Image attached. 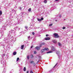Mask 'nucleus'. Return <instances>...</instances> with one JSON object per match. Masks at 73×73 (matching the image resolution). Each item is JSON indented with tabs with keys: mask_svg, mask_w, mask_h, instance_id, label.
Segmentation results:
<instances>
[{
	"mask_svg": "<svg viewBox=\"0 0 73 73\" xmlns=\"http://www.w3.org/2000/svg\"><path fill=\"white\" fill-rule=\"evenodd\" d=\"M14 29H15V30H16V28H14Z\"/></svg>",
	"mask_w": 73,
	"mask_h": 73,
	"instance_id": "44",
	"label": "nucleus"
},
{
	"mask_svg": "<svg viewBox=\"0 0 73 73\" xmlns=\"http://www.w3.org/2000/svg\"><path fill=\"white\" fill-rule=\"evenodd\" d=\"M27 73H29V71H27Z\"/></svg>",
	"mask_w": 73,
	"mask_h": 73,
	"instance_id": "41",
	"label": "nucleus"
},
{
	"mask_svg": "<svg viewBox=\"0 0 73 73\" xmlns=\"http://www.w3.org/2000/svg\"><path fill=\"white\" fill-rule=\"evenodd\" d=\"M5 56V54H3L2 56V58H1V64H2V63H3V66L4 67H5V66H6V62H5V61L3 59V57Z\"/></svg>",
	"mask_w": 73,
	"mask_h": 73,
	"instance_id": "2",
	"label": "nucleus"
},
{
	"mask_svg": "<svg viewBox=\"0 0 73 73\" xmlns=\"http://www.w3.org/2000/svg\"><path fill=\"white\" fill-rule=\"evenodd\" d=\"M17 20H18L19 23H15V25H16V24H19V23H21V21H23V18L22 17H21L20 18H18L17 19Z\"/></svg>",
	"mask_w": 73,
	"mask_h": 73,
	"instance_id": "3",
	"label": "nucleus"
},
{
	"mask_svg": "<svg viewBox=\"0 0 73 73\" xmlns=\"http://www.w3.org/2000/svg\"><path fill=\"white\" fill-rule=\"evenodd\" d=\"M37 20L38 21H41V19H37Z\"/></svg>",
	"mask_w": 73,
	"mask_h": 73,
	"instance_id": "16",
	"label": "nucleus"
},
{
	"mask_svg": "<svg viewBox=\"0 0 73 73\" xmlns=\"http://www.w3.org/2000/svg\"><path fill=\"white\" fill-rule=\"evenodd\" d=\"M3 28H4V27H3Z\"/></svg>",
	"mask_w": 73,
	"mask_h": 73,
	"instance_id": "49",
	"label": "nucleus"
},
{
	"mask_svg": "<svg viewBox=\"0 0 73 73\" xmlns=\"http://www.w3.org/2000/svg\"><path fill=\"white\" fill-rule=\"evenodd\" d=\"M45 50H46V51H48V50H49V49H48V48H45L43 49H42L41 50V53H42L43 52H45Z\"/></svg>",
	"mask_w": 73,
	"mask_h": 73,
	"instance_id": "4",
	"label": "nucleus"
},
{
	"mask_svg": "<svg viewBox=\"0 0 73 73\" xmlns=\"http://www.w3.org/2000/svg\"><path fill=\"white\" fill-rule=\"evenodd\" d=\"M27 58L28 60H29V56H27Z\"/></svg>",
	"mask_w": 73,
	"mask_h": 73,
	"instance_id": "26",
	"label": "nucleus"
},
{
	"mask_svg": "<svg viewBox=\"0 0 73 73\" xmlns=\"http://www.w3.org/2000/svg\"><path fill=\"white\" fill-rule=\"evenodd\" d=\"M30 73H33V71H31Z\"/></svg>",
	"mask_w": 73,
	"mask_h": 73,
	"instance_id": "31",
	"label": "nucleus"
},
{
	"mask_svg": "<svg viewBox=\"0 0 73 73\" xmlns=\"http://www.w3.org/2000/svg\"><path fill=\"white\" fill-rule=\"evenodd\" d=\"M16 54H17V52L16 51H15L13 53V55H16Z\"/></svg>",
	"mask_w": 73,
	"mask_h": 73,
	"instance_id": "11",
	"label": "nucleus"
},
{
	"mask_svg": "<svg viewBox=\"0 0 73 73\" xmlns=\"http://www.w3.org/2000/svg\"><path fill=\"white\" fill-rule=\"evenodd\" d=\"M31 56H32V57H33V55H32Z\"/></svg>",
	"mask_w": 73,
	"mask_h": 73,
	"instance_id": "43",
	"label": "nucleus"
},
{
	"mask_svg": "<svg viewBox=\"0 0 73 73\" xmlns=\"http://www.w3.org/2000/svg\"><path fill=\"white\" fill-rule=\"evenodd\" d=\"M57 65V63L56 65H55V66L53 67V68H55V66H56V65Z\"/></svg>",
	"mask_w": 73,
	"mask_h": 73,
	"instance_id": "24",
	"label": "nucleus"
},
{
	"mask_svg": "<svg viewBox=\"0 0 73 73\" xmlns=\"http://www.w3.org/2000/svg\"><path fill=\"white\" fill-rule=\"evenodd\" d=\"M40 20H41H41H44V18L43 17L41 18Z\"/></svg>",
	"mask_w": 73,
	"mask_h": 73,
	"instance_id": "23",
	"label": "nucleus"
},
{
	"mask_svg": "<svg viewBox=\"0 0 73 73\" xmlns=\"http://www.w3.org/2000/svg\"><path fill=\"white\" fill-rule=\"evenodd\" d=\"M60 51H58L56 52V54H57L58 56V58H60V56H59V55H60Z\"/></svg>",
	"mask_w": 73,
	"mask_h": 73,
	"instance_id": "7",
	"label": "nucleus"
},
{
	"mask_svg": "<svg viewBox=\"0 0 73 73\" xmlns=\"http://www.w3.org/2000/svg\"><path fill=\"white\" fill-rule=\"evenodd\" d=\"M41 46H42V45H40L39 47H41Z\"/></svg>",
	"mask_w": 73,
	"mask_h": 73,
	"instance_id": "39",
	"label": "nucleus"
},
{
	"mask_svg": "<svg viewBox=\"0 0 73 73\" xmlns=\"http://www.w3.org/2000/svg\"><path fill=\"white\" fill-rule=\"evenodd\" d=\"M44 44H45V43L44 42L42 43L41 44V45H44Z\"/></svg>",
	"mask_w": 73,
	"mask_h": 73,
	"instance_id": "27",
	"label": "nucleus"
},
{
	"mask_svg": "<svg viewBox=\"0 0 73 73\" xmlns=\"http://www.w3.org/2000/svg\"><path fill=\"white\" fill-rule=\"evenodd\" d=\"M28 38L29 39V38H30V36H29L28 37Z\"/></svg>",
	"mask_w": 73,
	"mask_h": 73,
	"instance_id": "38",
	"label": "nucleus"
},
{
	"mask_svg": "<svg viewBox=\"0 0 73 73\" xmlns=\"http://www.w3.org/2000/svg\"><path fill=\"white\" fill-rule=\"evenodd\" d=\"M29 12H31V9L29 8L28 10Z\"/></svg>",
	"mask_w": 73,
	"mask_h": 73,
	"instance_id": "21",
	"label": "nucleus"
},
{
	"mask_svg": "<svg viewBox=\"0 0 73 73\" xmlns=\"http://www.w3.org/2000/svg\"><path fill=\"white\" fill-rule=\"evenodd\" d=\"M2 15V11H0V15Z\"/></svg>",
	"mask_w": 73,
	"mask_h": 73,
	"instance_id": "19",
	"label": "nucleus"
},
{
	"mask_svg": "<svg viewBox=\"0 0 73 73\" xmlns=\"http://www.w3.org/2000/svg\"><path fill=\"white\" fill-rule=\"evenodd\" d=\"M23 15V13H21L19 14V16H22Z\"/></svg>",
	"mask_w": 73,
	"mask_h": 73,
	"instance_id": "13",
	"label": "nucleus"
},
{
	"mask_svg": "<svg viewBox=\"0 0 73 73\" xmlns=\"http://www.w3.org/2000/svg\"><path fill=\"white\" fill-rule=\"evenodd\" d=\"M34 64H35V63H34Z\"/></svg>",
	"mask_w": 73,
	"mask_h": 73,
	"instance_id": "50",
	"label": "nucleus"
},
{
	"mask_svg": "<svg viewBox=\"0 0 73 73\" xmlns=\"http://www.w3.org/2000/svg\"><path fill=\"white\" fill-rule=\"evenodd\" d=\"M23 71L24 72H25L26 71V67H24L23 69Z\"/></svg>",
	"mask_w": 73,
	"mask_h": 73,
	"instance_id": "14",
	"label": "nucleus"
},
{
	"mask_svg": "<svg viewBox=\"0 0 73 73\" xmlns=\"http://www.w3.org/2000/svg\"><path fill=\"white\" fill-rule=\"evenodd\" d=\"M49 72H52V70H51L50 71H49Z\"/></svg>",
	"mask_w": 73,
	"mask_h": 73,
	"instance_id": "40",
	"label": "nucleus"
},
{
	"mask_svg": "<svg viewBox=\"0 0 73 73\" xmlns=\"http://www.w3.org/2000/svg\"><path fill=\"white\" fill-rule=\"evenodd\" d=\"M33 48V46H31V48Z\"/></svg>",
	"mask_w": 73,
	"mask_h": 73,
	"instance_id": "42",
	"label": "nucleus"
},
{
	"mask_svg": "<svg viewBox=\"0 0 73 73\" xmlns=\"http://www.w3.org/2000/svg\"><path fill=\"white\" fill-rule=\"evenodd\" d=\"M19 60H20L19 58H17V61H19Z\"/></svg>",
	"mask_w": 73,
	"mask_h": 73,
	"instance_id": "20",
	"label": "nucleus"
},
{
	"mask_svg": "<svg viewBox=\"0 0 73 73\" xmlns=\"http://www.w3.org/2000/svg\"><path fill=\"white\" fill-rule=\"evenodd\" d=\"M52 25H53V24H50L49 25V26L50 27V26H52Z\"/></svg>",
	"mask_w": 73,
	"mask_h": 73,
	"instance_id": "25",
	"label": "nucleus"
},
{
	"mask_svg": "<svg viewBox=\"0 0 73 73\" xmlns=\"http://www.w3.org/2000/svg\"><path fill=\"white\" fill-rule=\"evenodd\" d=\"M59 17L60 18H61V15H60L59 16Z\"/></svg>",
	"mask_w": 73,
	"mask_h": 73,
	"instance_id": "33",
	"label": "nucleus"
},
{
	"mask_svg": "<svg viewBox=\"0 0 73 73\" xmlns=\"http://www.w3.org/2000/svg\"><path fill=\"white\" fill-rule=\"evenodd\" d=\"M55 21H57V20H56Z\"/></svg>",
	"mask_w": 73,
	"mask_h": 73,
	"instance_id": "46",
	"label": "nucleus"
},
{
	"mask_svg": "<svg viewBox=\"0 0 73 73\" xmlns=\"http://www.w3.org/2000/svg\"><path fill=\"white\" fill-rule=\"evenodd\" d=\"M63 29H65L66 27H63Z\"/></svg>",
	"mask_w": 73,
	"mask_h": 73,
	"instance_id": "29",
	"label": "nucleus"
},
{
	"mask_svg": "<svg viewBox=\"0 0 73 73\" xmlns=\"http://www.w3.org/2000/svg\"><path fill=\"white\" fill-rule=\"evenodd\" d=\"M44 2L45 3H47V1L46 0L44 1Z\"/></svg>",
	"mask_w": 73,
	"mask_h": 73,
	"instance_id": "17",
	"label": "nucleus"
},
{
	"mask_svg": "<svg viewBox=\"0 0 73 73\" xmlns=\"http://www.w3.org/2000/svg\"><path fill=\"white\" fill-rule=\"evenodd\" d=\"M46 37H48V36H49V35H46Z\"/></svg>",
	"mask_w": 73,
	"mask_h": 73,
	"instance_id": "34",
	"label": "nucleus"
},
{
	"mask_svg": "<svg viewBox=\"0 0 73 73\" xmlns=\"http://www.w3.org/2000/svg\"><path fill=\"white\" fill-rule=\"evenodd\" d=\"M19 9L20 10H21V9H22V8H21V7H20Z\"/></svg>",
	"mask_w": 73,
	"mask_h": 73,
	"instance_id": "36",
	"label": "nucleus"
},
{
	"mask_svg": "<svg viewBox=\"0 0 73 73\" xmlns=\"http://www.w3.org/2000/svg\"><path fill=\"white\" fill-rule=\"evenodd\" d=\"M25 28L26 29H28V27H25Z\"/></svg>",
	"mask_w": 73,
	"mask_h": 73,
	"instance_id": "37",
	"label": "nucleus"
},
{
	"mask_svg": "<svg viewBox=\"0 0 73 73\" xmlns=\"http://www.w3.org/2000/svg\"><path fill=\"white\" fill-rule=\"evenodd\" d=\"M51 50L53 51H54L55 50V48L54 46H52L51 47Z\"/></svg>",
	"mask_w": 73,
	"mask_h": 73,
	"instance_id": "8",
	"label": "nucleus"
},
{
	"mask_svg": "<svg viewBox=\"0 0 73 73\" xmlns=\"http://www.w3.org/2000/svg\"><path fill=\"white\" fill-rule=\"evenodd\" d=\"M52 41L53 43H54L55 44L57 43V40H52Z\"/></svg>",
	"mask_w": 73,
	"mask_h": 73,
	"instance_id": "9",
	"label": "nucleus"
},
{
	"mask_svg": "<svg viewBox=\"0 0 73 73\" xmlns=\"http://www.w3.org/2000/svg\"><path fill=\"white\" fill-rule=\"evenodd\" d=\"M15 11V12H16V11Z\"/></svg>",
	"mask_w": 73,
	"mask_h": 73,
	"instance_id": "47",
	"label": "nucleus"
},
{
	"mask_svg": "<svg viewBox=\"0 0 73 73\" xmlns=\"http://www.w3.org/2000/svg\"><path fill=\"white\" fill-rule=\"evenodd\" d=\"M39 61H40V60H39L38 61L36 62V64H38V62H39Z\"/></svg>",
	"mask_w": 73,
	"mask_h": 73,
	"instance_id": "28",
	"label": "nucleus"
},
{
	"mask_svg": "<svg viewBox=\"0 0 73 73\" xmlns=\"http://www.w3.org/2000/svg\"><path fill=\"white\" fill-rule=\"evenodd\" d=\"M24 45H22L21 46V49H23V48H24Z\"/></svg>",
	"mask_w": 73,
	"mask_h": 73,
	"instance_id": "12",
	"label": "nucleus"
},
{
	"mask_svg": "<svg viewBox=\"0 0 73 73\" xmlns=\"http://www.w3.org/2000/svg\"><path fill=\"white\" fill-rule=\"evenodd\" d=\"M52 52H52V51H49V52H47L46 53H52Z\"/></svg>",
	"mask_w": 73,
	"mask_h": 73,
	"instance_id": "15",
	"label": "nucleus"
},
{
	"mask_svg": "<svg viewBox=\"0 0 73 73\" xmlns=\"http://www.w3.org/2000/svg\"><path fill=\"white\" fill-rule=\"evenodd\" d=\"M58 44L59 46H61V43H60V42L58 43Z\"/></svg>",
	"mask_w": 73,
	"mask_h": 73,
	"instance_id": "22",
	"label": "nucleus"
},
{
	"mask_svg": "<svg viewBox=\"0 0 73 73\" xmlns=\"http://www.w3.org/2000/svg\"><path fill=\"white\" fill-rule=\"evenodd\" d=\"M34 62V61H31V64H33V63Z\"/></svg>",
	"mask_w": 73,
	"mask_h": 73,
	"instance_id": "18",
	"label": "nucleus"
},
{
	"mask_svg": "<svg viewBox=\"0 0 73 73\" xmlns=\"http://www.w3.org/2000/svg\"><path fill=\"white\" fill-rule=\"evenodd\" d=\"M15 41H16V40H15Z\"/></svg>",
	"mask_w": 73,
	"mask_h": 73,
	"instance_id": "48",
	"label": "nucleus"
},
{
	"mask_svg": "<svg viewBox=\"0 0 73 73\" xmlns=\"http://www.w3.org/2000/svg\"><path fill=\"white\" fill-rule=\"evenodd\" d=\"M13 30H11V31H9V34L8 35L7 37V39H9L10 41H11L12 42H13L12 44H13L14 43V40H13L11 38H12V36L11 35V33H12L13 32Z\"/></svg>",
	"mask_w": 73,
	"mask_h": 73,
	"instance_id": "1",
	"label": "nucleus"
},
{
	"mask_svg": "<svg viewBox=\"0 0 73 73\" xmlns=\"http://www.w3.org/2000/svg\"><path fill=\"white\" fill-rule=\"evenodd\" d=\"M34 54H36V52L35 51L34 52Z\"/></svg>",
	"mask_w": 73,
	"mask_h": 73,
	"instance_id": "32",
	"label": "nucleus"
},
{
	"mask_svg": "<svg viewBox=\"0 0 73 73\" xmlns=\"http://www.w3.org/2000/svg\"><path fill=\"white\" fill-rule=\"evenodd\" d=\"M10 49V46L8 47V49Z\"/></svg>",
	"mask_w": 73,
	"mask_h": 73,
	"instance_id": "35",
	"label": "nucleus"
},
{
	"mask_svg": "<svg viewBox=\"0 0 73 73\" xmlns=\"http://www.w3.org/2000/svg\"><path fill=\"white\" fill-rule=\"evenodd\" d=\"M35 48L36 49H37V50H39L40 49V47H39V46H36Z\"/></svg>",
	"mask_w": 73,
	"mask_h": 73,
	"instance_id": "6",
	"label": "nucleus"
},
{
	"mask_svg": "<svg viewBox=\"0 0 73 73\" xmlns=\"http://www.w3.org/2000/svg\"><path fill=\"white\" fill-rule=\"evenodd\" d=\"M4 30H6V29H5Z\"/></svg>",
	"mask_w": 73,
	"mask_h": 73,
	"instance_id": "45",
	"label": "nucleus"
},
{
	"mask_svg": "<svg viewBox=\"0 0 73 73\" xmlns=\"http://www.w3.org/2000/svg\"><path fill=\"white\" fill-rule=\"evenodd\" d=\"M32 33L33 35H35V33L34 32H33Z\"/></svg>",
	"mask_w": 73,
	"mask_h": 73,
	"instance_id": "30",
	"label": "nucleus"
},
{
	"mask_svg": "<svg viewBox=\"0 0 73 73\" xmlns=\"http://www.w3.org/2000/svg\"><path fill=\"white\" fill-rule=\"evenodd\" d=\"M53 35L54 36L55 38H58L60 37V36H58V34L56 33H54Z\"/></svg>",
	"mask_w": 73,
	"mask_h": 73,
	"instance_id": "5",
	"label": "nucleus"
},
{
	"mask_svg": "<svg viewBox=\"0 0 73 73\" xmlns=\"http://www.w3.org/2000/svg\"><path fill=\"white\" fill-rule=\"evenodd\" d=\"M45 40H50V38L46 37L45 38Z\"/></svg>",
	"mask_w": 73,
	"mask_h": 73,
	"instance_id": "10",
	"label": "nucleus"
}]
</instances>
